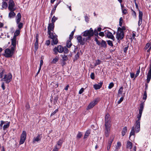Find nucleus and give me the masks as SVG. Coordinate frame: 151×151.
Instances as JSON below:
<instances>
[{"label": "nucleus", "mask_w": 151, "mask_h": 151, "mask_svg": "<svg viewBox=\"0 0 151 151\" xmlns=\"http://www.w3.org/2000/svg\"><path fill=\"white\" fill-rule=\"evenodd\" d=\"M83 36L85 37L88 41L90 40L91 37L93 35V31L91 28L89 30H86L82 33Z\"/></svg>", "instance_id": "f257e3e1"}, {"label": "nucleus", "mask_w": 151, "mask_h": 151, "mask_svg": "<svg viewBox=\"0 0 151 151\" xmlns=\"http://www.w3.org/2000/svg\"><path fill=\"white\" fill-rule=\"evenodd\" d=\"M142 113L139 112L137 117L134 125L135 126V132L136 133L140 131V120L142 116Z\"/></svg>", "instance_id": "f03ea898"}, {"label": "nucleus", "mask_w": 151, "mask_h": 151, "mask_svg": "<svg viewBox=\"0 0 151 151\" xmlns=\"http://www.w3.org/2000/svg\"><path fill=\"white\" fill-rule=\"evenodd\" d=\"M124 35V32L123 29L120 27H119L118 28L117 32L116 33V38L119 42L120 40L122 39Z\"/></svg>", "instance_id": "7ed1b4c3"}, {"label": "nucleus", "mask_w": 151, "mask_h": 151, "mask_svg": "<svg viewBox=\"0 0 151 151\" xmlns=\"http://www.w3.org/2000/svg\"><path fill=\"white\" fill-rule=\"evenodd\" d=\"M12 75L11 73H9L5 75L4 76L1 78V81H4L5 83L8 84L12 80Z\"/></svg>", "instance_id": "20e7f679"}, {"label": "nucleus", "mask_w": 151, "mask_h": 151, "mask_svg": "<svg viewBox=\"0 0 151 151\" xmlns=\"http://www.w3.org/2000/svg\"><path fill=\"white\" fill-rule=\"evenodd\" d=\"M49 37L52 39V44L56 45L58 43V39L57 36L56 35L55 33L52 32V34L49 35Z\"/></svg>", "instance_id": "39448f33"}, {"label": "nucleus", "mask_w": 151, "mask_h": 151, "mask_svg": "<svg viewBox=\"0 0 151 151\" xmlns=\"http://www.w3.org/2000/svg\"><path fill=\"white\" fill-rule=\"evenodd\" d=\"M77 40L78 43L82 45H83L86 42H88L85 37L82 38L81 35L78 36L77 37Z\"/></svg>", "instance_id": "423d86ee"}, {"label": "nucleus", "mask_w": 151, "mask_h": 151, "mask_svg": "<svg viewBox=\"0 0 151 151\" xmlns=\"http://www.w3.org/2000/svg\"><path fill=\"white\" fill-rule=\"evenodd\" d=\"M27 133L24 131H22L20 137V139L19 142V144L21 145L24 143L26 138Z\"/></svg>", "instance_id": "0eeeda50"}, {"label": "nucleus", "mask_w": 151, "mask_h": 151, "mask_svg": "<svg viewBox=\"0 0 151 151\" xmlns=\"http://www.w3.org/2000/svg\"><path fill=\"white\" fill-rule=\"evenodd\" d=\"M4 52L5 54H4V56L6 58L12 57L14 54V53L11 51L10 49L9 48L6 49Z\"/></svg>", "instance_id": "6e6552de"}, {"label": "nucleus", "mask_w": 151, "mask_h": 151, "mask_svg": "<svg viewBox=\"0 0 151 151\" xmlns=\"http://www.w3.org/2000/svg\"><path fill=\"white\" fill-rule=\"evenodd\" d=\"M15 4L13 0H10L9 2L8 9L9 11H14L16 9L14 8Z\"/></svg>", "instance_id": "1a4fd4ad"}, {"label": "nucleus", "mask_w": 151, "mask_h": 151, "mask_svg": "<svg viewBox=\"0 0 151 151\" xmlns=\"http://www.w3.org/2000/svg\"><path fill=\"white\" fill-rule=\"evenodd\" d=\"M54 28V24L52 23H49L48 24V35H50L52 34V33L53 32H51V31H53Z\"/></svg>", "instance_id": "9d476101"}, {"label": "nucleus", "mask_w": 151, "mask_h": 151, "mask_svg": "<svg viewBox=\"0 0 151 151\" xmlns=\"http://www.w3.org/2000/svg\"><path fill=\"white\" fill-rule=\"evenodd\" d=\"M111 120L110 115L109 114L106 115L105 117V126H110Z\"/></svg>", "instance_id": "9b49d317"}, {"label": "nucleus", "mask_w": 151, "mask_h": 151, "mask_svg": "<svg viewBox=\"0 0 151 151\" xmlns=\"http://www.w3.org/2000/svg\"><path fill=\"white\" fill-rule=\"evenodd\" d=\"M143 16V13L140 11H139V21L138 25L139 26L142 23V17Z\"/></svg>", "instance_id": "f8f14e48"}, {"label": "nucleus", "mask_w": 151, "mask_h": 151, "mask_svg": "<svg viewBox=\"0 0 151 151\" xmlns=\"http://www.w3.org/2000/svg\"><path fill=\"white\" fill-rule=\"evenodd\" d=\"M114 138L113 136L110 137V138L107 145V150H109L111 145V143L113 141Z\"/></svg>", "instance_id": "ddd939ff"}, {"label": "nucleus", "mask_w": 151, "mask_h": 151, "mask_svg": "<svg viewBox=\"0 0 151 151\" xmlns=\"http://www.w3.org/2000/svg\"><path fill=\"white\" fill-rule=\"evenodd\" d=\"M105 33L106 35V36L108 38L111 39L113 41L114 40V37L111 32L108 31H106Z\"/></svg>", "instance_id": "4468645a"}, {"label": "nucleus", "mask_w": 151, "mask_h": 151, "mask_svg": "<svg viewBox=\"0 0 151 151\" xmlns=\"http://www.w3.org/2000/svg\"><path fill=\"white\" fill-rule=\"evenodd\" d=\"M97 103L96 99H94L91 102L87 107V109H89L93 108Z\"/></svg>", "instance_id": "2eb2a0df"}, {"label": "nucleus", "mask_w": 151, "mask_h": 151, "mask_svg": "<svg viewBox=\"0 0 151 151\" xmlns=\"http://www.w3.org/2000/svg\"><path fill=\"white\" fill-rule=\"evenodd\" d=\"M110 126H105V136L106 137H108L109 135V132L110 130Z\"/></svg>", "instance_id": "dca6fc26"}, {"label": "nucleus", "mask_w": 151, "mask_h": 151, "mask_svg": "<svg viewBox=\"0 0 151 151\" xmlns=\"http://www.w3.org/2000/svg\"><path fill=\"white\" fill-rule=\"evenodd\" d=\"M38 37L39 35L37 34L36 35L35 39L36 42L35 44V50L36 51L38 49Z\"/></svg>", "instance_id": "f3484780"}, {"label": "nucleus", "mask_w": 151, "mask_h": 151, "mask_svg": "<svg viewBox=\"0 0 151 151\" xmlns=\"http://www.w3.org/2000/svg\"><path fill=\"white\" fill-rule=\"evenodd\" d=\"M103 85V82H101L98 84H95L93 85V88L95 90H98L100 89Z\"/></svg>", "instance_id": "a211bd4d"}, {"label": "nucleus", "mask_w": 151, "mask_h": 151, "mask_svg": "<svg viewBox=\"0 0 151 151\" xmlns=\"http://www.w3.org/2000/svg\"><path fill=\"white\" fill-rule=\"evenodd\" d=\"M41 139V137L40 134H38L37 137H34L33 139V143H34L36 142L40 141Z\"/></svg>", "instance_id": "6ab92c4d"}, {"label": "nucleus", "mask_w": 151, "mask_h": 151, "mask_svg": "<svg viewBox=\"0 0 151 151\" xmlns=\"http://www.w3.org/2000/svg\"><path fill=\"white\" fill-rule=\"evenodd\" d=\"M6 71L5 69H1L0 70V78H3L5 75H6Z\"/></svg>", "instance_id": "aec40b11"}, {"label": "nucleus", "mask_w": 151, "mask_h": 151, "mask_svg": "<svg viewBox=\"0 0 151 151\" xmlns=\"http://www.w3.org/2000/svg\"><path fill=\"white\" fill-rule=\"evenodd\" d=\"M91 134V130L90 129L87 130L86 132L83 137V139H86Z\"/></svg>", "instance_id": "412c9836"}, {"label": "nucleus", "mask_w": 151, "mask_h": 151, "mask_svg": "<svg viewBox=\"0 0 151 151\" xmlns=\"http://www.w3.org/2000/svg\"><path fill=\"white\" fill-rule=\"evenodd\" d=\"M21 19V15L20 13H18L16 17V22H19L20 21Z\"/></svg>", "instance_id": "4be33fe9"}, {"label": "nucleus", "mask_w": 151, "mask_h": 151, "mask_svg": "<svg viewBox=\"0 0 151 151\" xmlns=\"http://www.w3.org/2000/svg\"><path fill=\"white\" fill-rule=\"evenodd\" d=\"M10 12L9 13L8 17L9 18H13L15 17V13L14 12V11H10Z\"/></svg>", "instance_id": "5701e85b"}, {"label": "nucleus", "mask_w": 151, "mask_h": 151, "mask_svg": "<svg viewBox=\"0 0 151 151\" xmlns=\"http://www.w3.org/2000/svg\"><path fill=\"white\" fill-rule=\"evenodd\" d=\"M144 106V104L142 103L140 104V107L139 109V112L142 113Z\"/></svg>", "instance_id": "b1692460"}, {"label": "nucleus", "mask_w": 151, "mask_h": 151, "mask_svg": "<svg viewBox=\"0 0 151 151\" xmlns=\"http://www.w3.org/2000/svg\"><path fill=\"white\" fill-rule=\"evenodd\" d=\"M20 21H19V22H16L17 24V27L19 29H21L23 26V24L22 23L20 22Z\"/></svg>", "instance_id": "393cba45"}, {"label": "nucleus", "mask_w": 151, "mask_h": 151, "mask_svg": "<svg viewBox=\"0 0 151 151\" xmlns=\"http://www.w3.org/2000/svg\"><path fill=\"white\" fill-rule=\"evenodd\" d=\"M60 56L62 57L63 61H67L68 60V58L67 56L65 55H61Z\"/></svg>", "instance_id": "a878e982"}, {"label": "nucleus", "mask_w": 151, "mask_h": 151, "mask_svg": "<svg viewBox=\"0 0 151 151\" xmlns=\"http://www.w3.org/2000/svg\"><path fill=\"white\" fill-rule=\"evenodd\" d=\"M10 122H7L6 124H4L3 126V129L4 130H5L6 129L9 128L10 125Z\"/></svg>", "instance_id": "bb28decb"}, {"label": "nucleus", "mask_w": 151, "mask_h": 151, "mask_svg": "<svg viewBox=\"0 0 151 151\" xmlns=\"http://www.w3.org/2000/svg\"><path fill=\"white\" fill-rule=\"evenodd\" d=\"M135 128L134 127H132L131 131L130 132V135L129 137H130L132 135H134L135 134Z\"/></svg>", "instance_id": "cd10ccee"}, {"label": "nucleus", "mask_w": 151, "mask_h": 151, "mask_svg": "<svg viewBox=\"0 0 151 151\" xmlns=\"http://www.w3.org/2000/svg\"><path fill=\"white\" fill-rule=\"evenodd\" d=\"M132 146V143L129 141H128L127 145V148L131 149Z\"/></svg>", "instance_id": "c85d7f7f"}, {"label": "nucleus", "mask_w": 151, "mask_h": 151, "mask_svg": "<svg viewBox=\"0 0 151 151\" xmlns=\"http://www.w3.org/2000/svg\"><path fill=\"white\" fill-rule=\"evenodd\" d=\"M57 47L58 49V52L61 53L63 52V47L62 46L60 45H59Z\"/></svg>", "instance_id": "c756f323"}, {"label": "nucleus", "mask_w": 151, "mask_h": 151, "mask_svg": "<svg viewBox=\"0 0 151 151\" xmlns=\"http://www.w3.org/2000/svg\"><path fill=\"white\" fill-rule=\"evenodd\" d=\"M7 3L6 2L3 1L2 2V8H1V9H3L4 8L6 9L7 7Z\"/></svg>", "instance_id": "7c9ffc66"}, {"label": "nucleus", "mask_w": 151, "mask_h": 151, "mask_svg": "<svg viewBox=\"0 0 151 151\" xmlns=\"http://www.w3.org/2000/svg\"><path fill=\"white\" fill-rule=\"evenodd\" d=\"M59 58L58 57L56 56L51 61V63L55 64L59 60Z\"/></svg>", "instance_id": "2f4dec72"}, {"label": "nucleus", "mask_w": 151, "mask_h": 151, "mask_svg": "<svg viewBox=\"0 0 151 151\" xmlns=\"http://www.w3.org/2000/svg\"><path fill=\"white\" fill-rule=\"evenodd\" d=\"M127 129L126 127H125L123 128L122 131V136H123L125 135L127 132Z\"/></svg>", "instance_id": "473e14b6"}, {"label": "nucleus", "mask_w": 151, "mask_h": 151, "mask_svg": "<svg viewBox=\"0 0 151 151\" xmlns=\"http://www.w3.org/2000/svg\"><path fill=\"white\" fill-rule=\"evenodd\" d=\"M100 46L101 47L105 48L107 46V45L105 41L104 40H102Z\"/></svg>", "instance_id": "72a5a7b5"}, {"label": "nucleus", "mask_w": 151, "mask_h": 151, "mask_svg": "<svg viewBox=\"0 0 151 151\" xmlns=\"http://www.w3.org/2000/svg\"><path fill=\"white\" fill-rule=\"evenodd\" d=\"M83 134L82 132H78V133L76 136V139H79L82 136Z\"/></svg>", "instance_id": "f704fd0d"}, {"label": "nucleus", "mask_w": 151, "mask_h": 151, "mask_svg": "<svg viewBox=\"0 0 151 151\" xmlns=\"http://www.w3.org/2000/svg\"><path fill=\"white\" fill-rule=\"evenodd\" d=\"M75 29L73 31H72L71 33L70 34L69 36V40H71L73 38V35H74V33L75 32Z\"/></svg>", "instance_id": "c9c22d12"}, {"label": "nucleus", "mask_w": 151, "mask_h": 151, "mask_svg": "<svg viewBox=\"0 0 151 151\" xmlns=\"http://www.w3.org/2000/svg\"><path fill=\"white\" fill-rule=\"evenodd\" d=\"M72 45V44L70 40L69 41H67L66 43V46L68 47L69 48Z\"/></svg>", "instance_id": "e433bc0d"}, {"label": "nucleus", "mask_w": 151, "mask_h": 151, "mask_svg": "<svg viewBox=\"0 0 151 151\" xmlns=\"http://www.w3.org/2000/svg\"><path fill=\"white\" fill-rule=\"evenodd\" d=\"M53 50L54 52V54L55 55H57L58 52V50L57 47H55L54 48Z\"/></svg>", "instance_id": "4c0bfd02"}, {"label": "nucleus", "mask_w": 151, "mask_h": 151, "mask_svg": "<svg viewBox=\"0 0 151 151\" xmlns=\"http://www.w3.org/2000/svg\"><path fill=\"white\" fill-rule=\"evenodd\" d=\"M57 17H56L54 16L52 19V23L54 24L55 22L57 20Z\"/></svg>", "instance_id": "58836bf2"}, {"label": "nucleus", "mask_w": 151, "mask_h": 151, "mask_svg": "<svg viewBox=\"0 0 151 151\" xmlns=\"http://www.w3.org/2000/svg\"><path fill=\"white\" fill-rule=\"evenodd\" d=\"M123 90V87H121L119 89L118 91V94H122Z\"/></svg>", "instance_id": "ea45409f"}, {"label": "nucleus", "mask_w": 151, "mask_h": 151, "mask_svg": "<svg viewBox=\"0 0 151 151\" xmlns=\"http://www.w3.org/2000/svg\"><path fill=\"white\" fill-rule=\"evenodd\" d=\"M147 92L146 91H145L144 93V94L143 95V99L144 100H146L147 99Z\"/></svg>", "instance_id": "a19ab883"}, {"label": "nucleus", "mask_w": 151, "mask_h": 151, "mask_svg": "<svg viewBox=\"0 0 151 151\" xmlns=\"http://www.w3.org/2000/svg\"><path fill=\"white\" fill-rule=\"evenodd\" d=\"M16 46H12L11 47V49H10L11 51L14 54V52L15 51Z\"/></svg>", "instance_id": "79ce46f5"}, {"label": "nucleus", "mask_w": 151, "mask_h": 151, "mask_svg": "<svg viewBox=\"0 0 151 151\" xmlns=\"http://www.w3.org/2000/svg\"><path fill=\"white\" fill-rule=\"evenodd\" d=\"M63 52L65 53H68V49L65 47H64L63 48Z\"/></svg>", "instance_id": "37998d69"}, {"label": "nucleus", "mask_w": 151, "mask_h": 151, "mask_svg": "<svg viewBox=\"0 0 151 151\" xmlns=\"http://www.w3.org/2000/svg\"><path fill=\"white\" fill-rule=\"evenodd\" d=\"M20 34V31L19 29L17 30L14 33V35L18 36Z\"/></svg>", "instance_id": "c03bdc74"}, {"label": "nucleus", "mask_w": 151, "mask_h": 151, "mask_svg": "<svg viewBox=\"0 0 151 151\" xmlns=\"http://www.w3.org/2000/svg\"><path fill=\"white\" fill-rule=\"evenodd\" d=\"M107 42L109 45L111 47L113 46V42L111 41L110 40H107Z\"/></svg>", "instance_id": "a18cd8bd"}, {"label": "nucleus", "mask_w": 151, "mask_h": 151, "mask_svg": "<svg viewBox=\"0 0 151 151\" xmlns=\"http://www.w3.org/2000/svg\"><path fill=\"white\" fill-rule=\"evenodd\" d=\"M94 35L97 37H99L98 33L96 29H95L94 30V31H93V35Z\"/></svg>", "instance_id": "49530a36"}, {"label": "nucleus", "mask_w": 151, "mask_h": 151, "mask_svg": "<svg viewBox=\"0 0 151 151\" xmlns=\"http://www.w3.org/2000/svg\"><path fill=\"white\" fill-rule=\"evenodd\" d=\"M12 45L13 46L16 47V40H12Z\"/></svg>", "instance_id": "de8ad7c7"}, {"label": "nucleus", "mask_w": 151, "mask_h": 151, "mask_svg": "<svg viewBox=\"0 0 151 151\" xmlns=\"http://www.w3.org/2000/svg\"><path fill=\"white\" fill-rule=\"evenodd\" d=\"M101 63V61L98 59L96 61V63L95 64V66H96L100 64Z\"/></svg>", "instance_id": "09e8293b"}, {"label": "nucleus", "mask_w": 151, "mask_h": 151, "mask_svg": "<svg viewBox=\"0 0 151 151\" xmlns=\"http://www.w3.org/2000/svg\"><path fill=\"white\" fill-rule=\"evenodd\" d=\"M114 86V84L113 82H111L110 83L108 86V88L109 89L111 88Z\"/></svg>", "instance_id": "8fccbe9b"}, {"label": "nucleus", "mask_w": 151, "mask_h": 151, "mask_svg": "<svg viewBox=\"0 0 151 151\" xmlns=\"http://www.w3.org/2000/svg\"><path fill=\"white\" fill-rule=\"evenodd\" d=\"M123 22V19L122 17H121L119 19V26L121 27Z\"/></svg>", "instance_id": "3c124183"}, {"label": "nucleus", "mask_w": 151, "mask_h": 151, "mask_svg": "<svg viewBox=\"0 0 151 151\" xmlns=\"http://www.w3.org/2000/svg\"><path fill=\"white\" fill-rule=\"evenodd\" d=\"M91 79L93 80L95 79V75L94 73H91L90 75Z\"/></svg>", "instance_id": "603ef678"}, {"label": "nucleus", "mask_w": 151, "mask_h": 151, "mask_svg": "<svg viewBox=\"0 0 151 151\" xmlns=\"http://www.w3.org/2000/svg\"><path fill=\"white\" fill-rule=\"evenodd\" d=\"M58 109L55 110L54 111L52 112L50 115V116H52L54 115L58 111Z\"/></svg>", "instance_id": "864d4df0"}, {"label": "nucleus", "mask_w": 151, "mask_h": 151, "mask_svg": "<svg viewBox=\"0 0 151 151\" xmlns=\"http://www.w3.org/2000/svg\"><path fill=\"white\" fill-rule=\"evenodd\" d=\"M149 47H150V44L149 43H147L145 47V49L146 50L148 49Z\"/></svg>", "instance_id": "5fc2aeb1"}, {"label": "nucleus", "mask_w": 151, "mask_h": 151, "mask_svg": "<svg viewBox=\"0 0 151 151\" xmlns=\"http://www.w3.org/2000/svg\"><path fill=\"white\" fill-rule=\"evenodd\" d=\"M62 143V142L60 139L57 142V144L58 145H60V146L61 145Z\"/></svg>", "instance_id": "6e6d98bb"}, {"label": "nucleus", "mask_w": 151, "mask_h": 151, "mask_svg": "<svg viewBox=\"0 0 151 151\" xmlns=\"http://www.w3.org/2000/svg\"><path fill=\"white\" fill-rule=\"evenodd\" d=\"M80 53L78 52L75 55V59L77 60L79 57V55Z\"/></svg>", "instance_id": "4d7b16f0"}, {"label": "nucleus", "mask_w": 151, "mask_h": 151, "mask_svg": "<svg viewBox=\"0 0 151 151\" xmlns=\"http://www.w3.org/2000/svg\"><path fill=\"white\" fill-rule=\"evenodd\" d=\"M132 15L134 17H136V12L134 10H133L132 9Z\"/></svg>", "instance_id": "13d9d810"}, {"label": "nucleus", "mask_w": 151, "mask_h": 151, "mask_svg": "<svg viewBox=\"0 0 151 151\" xmlns=\"http://www.w3.org/2000/svg\"><path fill=\"white\" fill-rule=\"evenodd\" d=\"M84 89L83 88H81V89L79 90V94H82L84 91Z\"/></svg>", "instance_id": "bf43d9fd"}, {"label": "nucleus", "mask_w": 151, "mask_h": 151, "mask_svg": "<svg viewBox=\"0 0 151 151\" xmlns=\"http://www.w3.org/2000/svg\"><path fill=\"white\" fill-rule=\"evenodd\" d=\"M26 109L29 110L30 108V106L28 103H27L25 106Z\"/></svg>", "instance_id": "052dcab7"}, {"label": "nucleus", "mask_w": 151, "mask_h": 151, "mask_svg": "<svg viewBox=\"0 0 151 151\" xmlns=\"http://www.w3.org/2000/svg\"><path fill=\"white\" fill-rule=\"evenodd\" d=\"M122 13L124 14H126L127 13V10L125 9H122Z\"/></svg>", "instance_id": "680f3d73"}, {"label": "nucleus", "mask_w": 151, "mask_h": 151, "mask_svg": "<svg viewBox=\"0 0 151 151\" xmlns=\"http://www.w3.org/2000/svg\"><path fill=\"white\" fill-rule=\"evenodd\" d=\"M124 98L123 97H121L119 99V100L118 101V104L120 103L123 100Z\"/></svg>", "instance_id": "e2e57ef3"}, {"label": "nucleus", "mask_w": 151, "mask_h": 151, "mask_svg": "<svg viewBox=\"0 0 151 151\" xmlns=\"http://www.w3.org/2000/svg\"><path fill=\"white\" fill-rule=\"evenodd\" d=\"M1 87L2 88L3 90H4L5 89V87L4 85V82H3L1 84Z\"/></svg>", "instance_id": "0e129e2a"}, {"label": "nucleus", "mask_w": 151, "mask_h": 151, "mask_svg": "<svg viewBox=\"0 0 151 151\" xmlns=\"http://www.w3.org/2000/svg\"><path fill=\"white\" fill-rule=\"evenodd\" d=\"M128 46H127L124 48V50H123L124 52L126 53L127 52V51L128 50Z\"/></svg>", "instance_id": "69168bd1"}, {"label": "nucleus", "mask_w": 151, "mask_h": 151, "mask_svg": "<svg viewBox=\"0 0 151 151\" xmlns=\"http://www.w3.org/2000/svg\"><path fill=\"white\" fill-rule=\"evenodd\" d=\"M99 35L100 36L103 37L104 36V33L103 32H100L99 33Z\"/></svg>", "instance_id": "338daca9"}, {"label": "nucleus", "mask_w": 151, "mask_h": 151, "mask_svg": "<svg viewBox=\"0 0 151 151\" xmlns=\"http://www.w3.org/2000/svg\"><path fill=\"white\" fill-rule=\"evenodd\" d=\"M50 44V41L49 40H47L46 41V43H45V44L47 45V46H48Z\"/></svg>", "instance_id": "774afa93"}]
</instances>
